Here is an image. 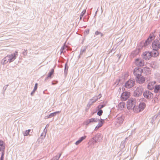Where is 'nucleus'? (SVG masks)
I'll use <instances>...</instances> for the list:
<instances>
[{
    "instance_id": "37998d69",
    "label": "nucleus",
    "mask_w": 160,
    "mask_h": 160,
    "mask_svg": "<svg viewBox=\"0 0 160 160\" xmlns=\"http://www.w3.org/2000/svg\"><path fill=\"white\" fill-rule=\"evenodd\" d=\"M120 81V79L117 80L116 83H117V85L118 84V83H119Z\"/></svg>"
},
{
    "instance_id": "3c124183",
    "label": "nucleus",
    "mask_w": 160,
    "mask_h": 160,
    "mask_svg": "<svg viewBox=\"0 0 160 160\" xmlns=\"http://www.w3.org/2000/svg\"><path fill=\"white\" fill-rule=\"evenodd\" d=\"M86 48L85 49L84 48L82 50V52H84V51L85 50H86Z\"/></svg>"
},
{
    "instance_id": "1a4fd4ad",
    "label": "nucleus",
    "mask_w": 160,
    "mask_h": 160,
    "mask_svg": "<svg viewBox=\"0 0 160 160\" xmlns=\"http://www.w3.org/2000/svg\"><path fill=\"white\" fill-rule=\"evenodd\" d=\"M144 61L141 59L137 58L135 60V63L138 66L142 67L144 65Z\"/></svg>"
},
{
    "instance_id": "4be33fe9",
    "label": "nucleus",
    "mask_w": 160,
    "mask_h": 160,
    "mask_svg": "<svg viewBox=\"0 0 160 160\" xmlns=\"http://www.w3.org/2000/svg\"><path fill=\"white\" fill-rule=\"evenodd\" d=\"M38 83H36L34 89L32 91L31 93V95L32 96L33 94L35 93V91L37 90L38 88Z\"/></svg>"
},
{
    "instance_id": "de8ad7c7",
    "label": "nucleus",
    "mask_w": 160,
    "mask_h": 160,
    "mask_svg": "<svg viewBox=\"0 0 160 160\" xmlns=\"http://www.w3.org/2000/svg\"><path fill=\"white\" fill-rule=\"evenodd\" d=\"M63 49H64V47H63V46L62 47V48L60 50L61 52H63Z\"/></svg>"
},
{
    "instance_id": "2f4dec72",
    "label": "nucleus",
    "mask_w": 160,
    "mask_h": 160,
    "mask_svg": "<svg viewBox=\"0 0 160 160\" xmlns=\"http://www.w3.org/2000/svg\"><path fill=\"white\" fill-rule=\"evenodd\" d=\"M99 120L97 118H91V122H97Z\"/></svg>"
},
{
    "instance_id": "bb28decb",
    "label": "nucleus",
    "mask_w": 160,
    "mask_h": 160,
    "mask_svg": "<svg viewBox=\"0 0 160 160\" xmlns=\"http://www.w3.org/2000/svg\"><path fill=\"white\" fill-rule=\"evenodd\" d=\"M54 69L53 68H52L51 70L48 74V77L49 76L51 78H52V75L54 74Z\"/></svg>"
},
{
    "instance_id": "aec40b11",
    "label": "nucleus",
    "mask_w": 160,
    "mask_h": 160,
    "mask_svg": "<svg viewBox=\"0 0 160 160\" xmlns=\"http://www.w3.org/2000/svg\"><path fill=\"white\" fill-rule=\"evenodd\" d=\"M139 108L140 111H142L146 107V104L144 102L140 103L139 105Z\"/></svg>"
},
{
    "instance_id": "c03bdc74",
    "label": "nucleus",
    "mask_w": 160,
    "mask_h": 160,
    "mask_svg": "<svg viewBox=\"0 0 160 160\" xmlns=\"http://www.w3.org/2000/svg\"><path fill=\"white\" fill-rule=\"evenodd\" d=\"M154 102H157V101L158 100V98L157 97L155 98H154Z\"/></svg>"
},
{
    "instance_id": "ea45409f",
    "label": "nucleus",
    "mask_w": 160,
    "mask_h": 160,
    "mask_svg": "<svg viewBox=\"0 0 160 160\" xmlns=\"http://www.w3.org/2000/svg\"><path fill=\"white\" fill-rule=\"evenodd\" d=\"M90 123V119H88L87 121L86 122L85 124L86 125L89 124Z\"/></svg>"
},
{
    "instance_id": "9d476101",
    "label": "nucleus",
    "mask_w": 160,
    "mask_h": 160,
    "mask_svg": "<svg viewBox=\"0 0 160 160\" xmlns=\"http://www.w3.org/2000/svg\"><path fill=\"white\" fill-rule=\"evenodd\" d=\"M151 52H146L142 55V57L145 60H148L151 57Z\"/></svg>"
},
{
    "instance_id": "7ed1b4c3",
    "label": "nucleus",
    "mask_w": 160,
    "mask_h": 160,
    "mask_svg": "<svg viewBox=\"0 0 160 160\" xmlns=\"http://www.w3.org/2000/svg\"><path fill=\"white\" fill-rule=\"evenodd\" d=\"M135 83V81L133 79H130L125 84V87L130 88L133 87Z\"/></svg>"
},
{
    "instance_id": "20e7f679",
    "label": "nucleus",
    "mask_w": 160,
    "mask_h": 160,
    "mask_svg": "<svg viewBox=\"0 0 160 160\" xmlns=\"http://www.w3.org/2000/svg\"><path fill=\"white\" fill-rule=\"evenodd\" d=\"M130 96V93L129 92H123L122 94L121 98L122 101H126Z\"/></svg>"
},
{
    "instance_id": "6e6d98bb",
    "label": "nucleus",
    "mask_w": 160,
    "mask_h": 160,
    "mask_svg": "<svg viewBox=\"0 0 160 160\" xmlns=\"http://www.w3.org/2000/svg\"><path fill=\"white\" fill-rule=\"evenodd\" d=\"M45 92V91H44L43 92V93H45V92Z\"/></svg>"
},
{
    "instance_id": "c9c22d12",
    "label": "nucleus",
    "mask_w": 160,
    "mask_h": 160,
    "mask_svg": "<svg viewBox=\"0 0 160 160\" xmlns=\"http://www.w3.org/2000/svg\"><path fill=\"white\" fill-rule=\"evenodd\" d=\"M27 49L26 50L24 49L22 52V54L24 56H25L27 55Z\"/></svg>"
},
{
    "instance_id": "052dcab7",
    "label": "nucleus",
    "mask_w": 160,
    "mask_h": 160,
    "mask_svg": "<svg viewBox=\"0 0 160 160\" xmlns=\"http://www.w3.org/2000/svg\"><path fill=\"white\" fill-rule=\"evenodd\" d=\"M84 21H86L85 20H84Z\"/></svg>"
},
{
    "instance_id": "a18cd8bd",
    "label": "nucleus",
    "mask_w": 160,
    "mask_h": 160,
    "mask_svg": "<svg viewBox=\"0 0 160 160\" xmlns=\"http://www.w3.org/2000/svg\"><path fill=\"white\" fill-rule=\"evenodd\" d=\"M51 118V117L50 116L49 114L48 115H47V116H45V118L46 119H47V118Z\"/></svg>"
},
{
    "instance_id": "4c0bfd02",
    "label": "nucleus",
    "mask_w": 160,
    "mask_h": 160,
    "mask_svg": "<svg viewBox=\"0 0 160 160\" xmlns=\"http://www.w3.org/2000/svg\"><path fill=\"white\" fill-rule=\"evenodd\" d=\"M51 78H51V77L49 76L48 77V75L47 76L45 79V81H47L48 80V79H50Z\"/></svg>"
},
{
    "instance_id": "0eeeda50",
    "label": "nucleus",
    "mask_w": 160,
    "mask_h": 160,
    "mask_svg": "<svg viewBox=\"0 0 160 160\" xmlns=\"http://www.w3.org/2000/svg\"><path fill=\"white\" fill-rule=\"evenodd\" d=\"M5 143L4 141L0 140V152L1 154H5Z\"/></svg>"
},
{
    "instance_id": "72a5a7b5",
    "label": "nucleus",
    "mask_w": 160,
    "mask_h": 160,
    "mask_svg": "<svg viewBox=\"0 0 160 160\" xmlns=\"http://www.w3.org/2000/svg\"><path fill=\"white\" fill-rule=\"evenodd\" d=\"M103 111L102 110H100L97 112V114L99 116H101L102 114Z\"/></svg>"
},
{
    "instance_id": "423d86ee",
    "label": "nucleus",
    "mask_w": 160,
    "mask_h": 160,
    "mask_svg": "<svg viewBox=\"0 0 160 160\" xmlns=\"http://www.w3.org/2000/svg\"><path fill=\"white\" fill-rule=\"evenodd\" d=\"M18 53L17 51H15L14 53L8 55L9 63L12 62L16 59L17 56L18 55Z\"/></svg>"
},
{
    "instance_id": "dca6fc26",
    "label": "nucleus",
    "mask_w": 160,
    "mask_h": 160,
    "mask_svg": "<svg viewBox=\"0 0 160 160\" xmlns=\"http://www.w3.org/2000/svg\"><path fill=\"white\" fill-rule=\"evenodd\" d=\"M95 142L100 141L102 139V136L100 134H98L93 138Z\"/></svg>"
},
{
    "instance_id": "4468645a",
    "label": "nucleus",
    "mask_w": 160,
    "mask_h": 160,
    "mask_svg": "<svg viewBox=\"0 0 160 160\" xmlns=\"http://www.w3.org/2000/svg\"><path fill=\"white\" fill-rule=\"evenodd\" d=\"M156 83L155 81L149 82L147 88L150 90H152L154 88V85Z\"/></svg>"
},
{
    "instance_id": "13d9d810",
    "label": "nucleus",
    "mask_w": 160,
    "mask_h": 160,
    "mask_svg": "<svg viewBox=\"0 0 160 160\" xmlns=\"http://www.w3.org/2000/svg\"><path fill=\"white\" fill-rule=\"evenodd\" d=\"M85 19V18H84V17L83 18V19Z\"/></svg>"
},
{
    "instance_id": "393cba45",
    "label": "nucleus",
    "mask_w": 160,
    "mask_h": 160,
    "mask_svg": "<svg viewBox=\"0 0 160 160\" xmlns=\"http://www.w3.org/2000/svg\"><path fill=\"white\" fill-rule=\"evenodd\" d=\"M68 68V67L67 65V62L65 65L64 72L65 75H66L67 74Z\"/></svg>"
},
{
    "instance_id": "c756f323",
    "label": "nucleus",
    "mask_w": 160,
    "mask_h": 160,
    "mask_svg": "<svg viewBox=\"0 0 160 160\" xmlns=\"http://www.w3.org/2000/svg\"><path fill=\"white\" fill-rule=\"evenodd\" d=\"M85 12H86V10H83L82 12H81V14L80 15V20L82 19V18Z\"/></svg>"
},
{
    "instance_id": "a19ab883",
    "label": "nucleus",
    "mask_w": 160,
    "mask_h": 160,
    "mask_svg": "<svg viewBox=\"0 0 160 160\" xmlns=\"http://www.w3.org/2000/svg\"><path fill=\"white\" fill-rule=\"evenodd\" d=\"M57 82H58L57 81H52V85H55V84H56L57 83Z\"/></svg>"
},
{
    "instance_id": "7c9ffc66",
    "label": "nucleus",
    "mask_w": 160,
    "mask_h": 160,
    "mask_svg": "<svg viewBox=\"0 0 160 160\" xmlns=\"http://www.w3.org/2000/svg\"><path fill=\"white\" fill-rule=\"evenodd\" d=\"M118 120H119V121H118V122H119V123H122L123 122V119L122 117H120L118 118Z\"/></svg>"
},
{
    "instance_id": "5fc2aeb1",
    "label": "nucleus",
    "mask_w": 160,
    "mask_h": 160,
    "mask_svg": "<svg viewBox=\"0 0 160 160\" xmlns=\"http://www.w3.org/2000/svg\"><path fill=\"white\" fill-rule=\"evenodd\" d=\"M1 154V152H0V155ZM0 159H1V157H0Z\"/></svg>"
},
{
    "instance_id": "09e8293b",
    "label": "nucleus",
    "mask_w": 160,
    "mask_h": 160,
    "mask_svg": "<svg viewBox=\"0 0 160 160\" xmlns=\"http://www.w3.org/2000/svg\"><path fill=\"white\" fill-rule=\"evenodd\" d=\"M100 33V32L98 31H97L95 32V34L96 35H98Z\"/></svg>"
},
{
    "instance_id": "a211bd4d",
    "label": "nucleus",
    "mask_w": 160,
    "mask_h": 160,
    "mask_svg": "<svg viewBox=\"0 0 160 160\" xmlns=\"http://www.w3.org/2000/svg\"><path fill=\"white\" fill-rule=\"evenodd\" d=\"M86 137V136L80 137L79 139L77 140L75 143L76 145H77L80 143L83 140H84Z\"/></svg>"
},
{
    "instance_id": "79ce46f5",
    "label": "nucleus",
    "mask_w": 160,
    "mask_h": 160,
    "mask_svg": "<svg viewBox=\"0 0 160 160\" xmlns=\"http://www.w3.org/2000/svg\"><path fill=\"white\" fill-rule=\"evenodd\" d=\"M8 85H6L3 88V90L5 91L6 89H7V88L8 87Z\"/></svg>"
},
{
    "instance_id": "8fccbe9b",
    "label": "nucleus",
    "mask_w": 160,
    "mask_h": 160,
    "mask_svg": "<svg viewBox=\"0 0 160 160\" xmlns=\"http://www.w3.org/2000/svg\"><path fill=\"white\" fill-rule=\"evenodd\" d=\"M49 124H48L47 125H46L45 128H46L48 127L49 126Z\"/></svg>"
},
{
    "instance_id": "ddd939ff",
    "label": "nucleus",
    "mask_w": 160,
    "mask_h": 160,
    "mask_svg": "<svg viewBox=\"0 0 160 160\" xmlns=\"http://www.w3.org/2000/svg\"><path fill=\"white\" fill-rule=\"evenodd\" d=\"M8 62H9V57L8 55L2 60L1 63L2 65H4L7 63Z\"/></svg>"
},
{
    "instance_id": "e433bc0d",
    "label": "nucleus",
    "mask_w": 160,
    "mask_h": 160,
    "mask_svg": "<svg viewBox=\"0 0 160 160\" xmlns=\"http://www.w3.org/2000/svg\"><path fill=\"white\" fill-rule=\"evenodd\" d=\"M104 107V106L103 105H99L98 107V109H101V108H102L103 107Z\"/></svg>"
},
{
    "instance_id": "4d7b16f0",
    "label": "nucleus",
    "mask_w": 160,
    "mask_h": 160,
    "mask_svg": "<svg viewBox=\"0 0 160 160\" xmlns=\"http://www.w3.org/2000/svg\"><path fill=\"white\" fill-rule=\"evenodd\" d=\"M90 142V140H89V142H88V143L89 142Z\"/></svg>"
},
{
    "instance_id": "c85d7f7f",
    "label": "nucleus",
    "mask_w": 160,
    "mask_h": 160,
    "mask_svg": "<svg viewBox=\"0 0 160 160\" xmlns=\"http://www.w3.org/2000/svg\"><path fill=\"white\" fill-rule=\"evenodd\" d=\"M31 131V130L29 129L28 130H26L25 131V132H23V134L24 136H28L30 133V132Z\"/></svg>"
},
{
    "instance_id": "864d4df0",
    "label": "nucleus",
    "mask_w": 160,
    "mask_h": 160,
    "mask_svg": "<svg viewBox=\"0 0 160 160\" xmlns=\"http://www.w3.org/2000/svg\"><path fill=\"white\" fill-rule=\"evenodd\" d=\"M80 54L78 56V58H80Z\"/></svg>"
},
{
    "instance_id": "603ef678",
    "label": "nucleus",
    "mask_w": 160,
    "mask_h": 160,
    "mask_svg": "<svg viewBox=\"0 0 160 160\" xmlns=\"http://www.w3.org/2000/svg\"><path fill=\"white\" fill-rule=\"evenodd\" d=\"M99 98H100L101 97V94H100V95H99Z\"/></svg>"
},
{
    "instance_id": "2eb2a0df",
    "label": "nucleus",
    "mask_w": 160,
    "mask_h": 160,
    "mask_svg": "<svg viewBox=\"0 0 160 160\" xmlns=\"http://www.w3.org/2000/svg\"><path fill=\"white\" fill-rule=\"evenodd\" d=\"M142 91L143 89L139 87L137 88L135 91V92L136 93L137 96H139L142 94Z\"/></svg>"
},
{
    "instance_id": "39448f33",
    "label": "nucleus",
    "mask_w": 160,
    "mask_h": 160,
    "mask_svg": "<svg viewBox=\"0 0 160 160\" xmlns=\"http://www.w3.org/2000/svg\"><path fill=\"white\" fill-rule=\"evenodd\" d=\"M152 48L154 50H158L160 48V42L158 39L155 40L152 43Z\"/></svg>"
},
{
    "instance_id": "473e14b6",
    "label": "nucleus",
    "mask_w": 160,
    "mask_h": 160,
    "mask_svg": "<svg viewBox=\"0 0 160 160\" xmlns=\"http://www.w3.org/2000/svg\"><path fill=\"white\" fill-rule=\"evenodd\" d=\"M89 29H87L85 30L84 32V35L86 36L89 33Z\"/></svg>"
},
{
    "instance_id": "58836bf2",
    "label": "nucleus",
    "mask_w": 160,
    "mask_h": 160,
    "mask_svg": "<svg viewBox=\"0 0 160 160\" xmlns=\"http://www.w3.org/2000/svg\"><path fill=\"white\" fill-rule=\"evenodd\" d=\"M4 154H1V159H0V160H4Z\"/></svg>"
},
{
    "instance_id": "b1692460",
    "label": "nucleus",
    "mask_w": 160,
    "mask_h": 160,
    "mask_svg": "<svg viewBox=\"0 0 160 160\" xmlns=\"http://www.w3.org/2000/svg\"><path fill=\"white\" fill-rule=\"evenodd\" d=\"M160 91V85H156L155 86L154 92L157 93Z\"/></svg>"
},
{
    "instance_id": "5701e85b",
    "label": "nucleus",
    "mask_w": 160,
    "mask_h": 160,
    "mask_svg": "<svg viewBox=\"0 0 160 160\" xmlns=\"http://www.w3.org/2000/svg\"><path fill=\"white\" fill-rule=\"evenodd\" d=\"M125 105L124 102H121L118 104V107L120 109H122L124 108Z\"/></svg>"
},
{
    "instance_id": "f03ea898",
    "label": "nucleus",
    "mask_w": 160,
    "mask_h": 160,
    "mask_svg": "<svg viewBox=\"0 0 160 160\" xmlns=\"http://www.w3.org/2000/svg\"><path fill=\"white\" fill-rule=\"evenodd\" d=\"M142 72L143 70L142 68H136L134 69L133 73L134 75L137 77L142 75Z\"/></svg>"
},
{
    "instance_id": "9b49d317",
    "label": "nucleus",
    "mask_w": 160,
    "mask_h": 160,
    "mask_svg": "<svg viewBox=\"0 0 160 160\" xmlns=\"http://www.w3.org/2000/svg\"><path fill=\"white\" fill-rule=\"evenodd\" d=\"M144 97L148 99H151L153 98V95L150 92L146 91L143 94Z\"/></svg>"
},
{
    "instance_id": "a878e982",
    "label": "nucleus",
    "mask_w": 160,
    "mask_h": 160,
    "mask_svg": "<svg viewBox=\"0 0 160 160\" xmlns=\"http://www.w3.org/2000/svg\"><path fill=\"white\" fill-rule=\"evenodd\" d=\"M60 112V111H56L53 112L52 113H50L49 114L50 116L51 117V118H52V117L56 116L57 115V114L59 113Z\"/></svg>"
},
{
    "instance_id": "49530a36",
    "label": "nucleus",
    "mask_w": 160,
    "mask_h": 160,
    "mask_svg": "<svg viewBox=\"0 0 160 160\" xmlns=\"http://www.w3.org/2000/svg\"><path fill=\"white\" fill-rule=\"evenodd\" d=\"M44 131L45 132V136H44V137H45V136H46V132H47V129L46 128H45L44 129Z\"/></svg>"
},
{
    "instance_id": "f3484780",
    "label": "nucleus",
    "mask_w": 160,
    "mask_h": 160,
    "mask_svg": "<svg viewBox=\"0 0 160 160\" xmlns=\"http://www.w3.org/2000/svg\"><path fill=\"white\" fill-rule=\"evenodd\" d=\"M100 122L98 124V125L96 126L95 128V129L96 130H97L98 128H99L100 127H102L103 123L104 122V120L101 119L100 120Z\"/></svg>"
},
{
    "instance_id": "f8f14e48",
    "label": "nucleus",
    "mask_w": 160,
    "mask_h": 160,
    "mask_svg": "<svg viewBox=\"0 0 160 160\" xmlns=\"http://www.w3.org/2000/svg\"><path fill=\"white\" fill-rule=\"evenodd\" d=\"M155 38V36L153 34H150L148 38L146 41L145 44V45H147L149 44Z\"/></svg>"
},
{
    "instance_id": "cd10ccee",
    "label": "nucleus",
    "mask_w": 160,
    "mask_h": 160,
    "mask_svg": "<svg viewBox=\"0 0 160 160\" xmlns=\"http://www.w3.org/2000/svg\"><path fill=\"white\" fill-rule=\"evenodd\" d=\"M61 155L62 153H60L59 154V156L56 155L55 157H54L51 160H58Z\"/></svg>"
},
{
    "instance_id": "f257e3e1",
    "label": "nucleus",
    "mask_w": 160,
    "mask_h": 160,
    "mask_svg": "<svg viewBox=\"0 0 160 160\" xmlns=\"http://www.w3.org/2000/svg\"><path fill=\"white\" fill-rule=\"evenodd\" d=\"M137 104V101L134 98H131L128 101L127 104V108L129 110L132 109Z\"/></svg>"
},
{
    "instance_id": "f704fd0d",
    "label": "nucleus",
    "mask_w": 160,
    "mask_h": 160,
    "mask_svg": "<svg viewBox=\"0 0 160 160\" xmlns=\"http://www.w3.org/2000/svg\"><path fill=\"white\" fill-rule=\"evenodd\" d=\"M90 102H89L88 104H87V107L86 108L85 110L86 112H87L88 111L89 108L90 107Z\"/></svg>"
},
{
    "instance_id": "6e6552de",
    "label": "nucleus",
    "mask_w": 160,
    "mask_h": 160,
    "mask_svg": "<svg viewBox=\"0 0 160 160\" xmlns=\"http://www.w3.org/2000/svg\"><path fill=\"white\" fill-rule=\"evenodd\" d=\"M136 79L137 82L140 84L144 83L145 80V78L142 75L136 77Z\"/></svg>"
},
{
    "instance_id": "bf43d9fd",
    "label": "nucleus",
    "mask_w": 160,
    "mask_h": 160,
    "mask_svg": "<svg viewBox=\"0 0 160 160\" xmlns=\"http://www.w3.org/2000/svg\"><path fill=\"white\" fill-rule=\"evenodd\" d=\"M42 134H41V136H42Z\"/></svg>"
},
{
    "instance_id": "6ab92c4d",
    "label": "nucleus",
    "mask_w": 160,
    "mask_h": 160,
    "mask_svg": "<svg viewBox=\"0 0 160 160\" xmlns=\"http://www.w3.org/2000/svg\"><path fill=\"white\" fill-rule=\"evenodd\" d=\"M151 52V56L154 57H157L159 54V53L157 50H154Z\"/></svg>"
},
{
    "instance_id": "412c9836",
    "label": "nucleus",
    "mask_w": 160,
    "mask_h": 160,
    "mask_svg": "<svg viewBox=\"0 0 160 160\" xmlns=\"http://www.w3.org/2000/svg\"><path fill=\"white\" fill-rule=\"evenodd\" d=\"M132 109H133V111L135 113H137L141 112L139 107L138 108L136 105Z\"/></svg>"
}]
</instances>
